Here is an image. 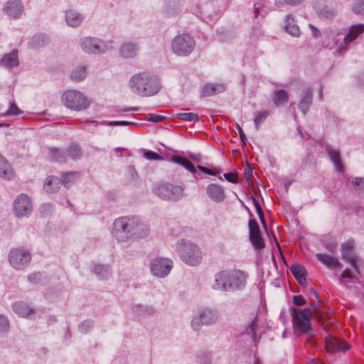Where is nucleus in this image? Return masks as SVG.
Wrapping results in <instances>:
<instances>
[{
  "mask_svg": "<svg viewBox=\"0 0 364 364\" xmlns=\"http://www.w3.org/2000/svg\"><path fill=\"white\" fill-rule=\"evenodd\" d=\"M95 272L99 278H106L110 274V267L108 265L98 264L95 268Z\"/></svg>",
  "mask_w": 364,
  "mask_h": 364,
  "instance_id": "nucleus-41",
  "label": "nucleus"
},
{
  "mask_svg": "<svg viewBox=\"0 0 364 364\" xmlns=\"http://www.w3.org/2000/svg\"><path fill=\"white\" fill-rule=\"evenodd\" d=\"M341 277L343 279H348L350 281H353L354 276L349 269H346L341 274Z\"/></svg>",
  "mask_w": 364,
  "mask_h": 364,
  "instance_id": "nucleus-57",
  "label": "nucleus"
},
{
  "mask_svg": "<svg viewBox=\"0 0 364 364\" xmlns=\"http://www.w3.org/2000/svg\"><path fill=\"white\" fill-rule=\"evenodd\" d=\"M109 124L113 125V126H117V125L127 126V125L134 124V123L127 122V121H114V122H110Z\"/></svg>",
  "mask_w": 364,
  "mask_h": 364,
  "instance_id": "nucleus-60",
  "label": "nucleus"
},
{
  "mask_svg": "<svg viewBox=\"0 0 364 364\" xmlns=\"http://www.w3.org/2000/svg\"><path fill=\"white\" fill-rule=\"evenodd\" d=\"M33 210L31 198L24 193L20 194L14 202V214L18 218L28 217Z\"/></svg>",
  "mask_w": 364,
  "mask_h": 364,
  "instance_id": "nucleus-11",
  "label": "nucleus"
},
{
  "mask_svg": "<svg viewBox=\"0 0 364 364\" xmlns=\"http://www.w3.org/2000/svg\"><path fill=\"white\" fill-rule=\"evenodd\" d=\"M81 48L87 53H100L105 52L107 48L100 39L85 38L80 42Z\"/></svg>",
  "mask_w": 364,
  "mask_h": 364,
  "instance_id": "nucleus-13",
  "label": "nucleus"
},
{
  "mask_svg": "<svg viewBox=\"0 0 364 364\" xmlns=\"http://www.w3.org/2000/svg\"><path fill=\"white\" fill-rule=\"evenodd\" d=\"M173 262L168 258H161V277H166L173 268Z\"/></svg>",
  "mask_w": 364,
  "mask_h": 364,
  "instance_id": "nucleus-39",
  "label": "nucleus"
},
{
  "mask_svg": "<svg viewBox=\"0 0 364 364\" xmlns=\"http://www.w3.org/2000/svg\"><path fill=\"white\" fill-rule=\"evenodd\" d=\"M143 156L148 160H159V154L152 151H145L143 154Z\"/></svg>",
  "mask_w": 364,
  "mask_h": 364,
  "instance_id": "nucleus-54",
  "label": "nucleus"
},
{
  "mask_svg": "<svg viewBox=\"0 0 364 364\" xmlns=\"http://www.w3.org/2000/svg\"><path fill=\"white\" fill-rule=\"evenodd\" d=\"M80 176V173L77 171H70L62 175L61 182L65 188L70 187L74 184L77 179Z\"/></svg>",
  "mask_w": 364,
  "mask_h": 364,
  "instance_id": "nucleus-32",
  "label": "nucleus"
},
{
  "mask_svg": "<svg viewBox=\"0 0 364 364\" xmlns=\"http://www.w3.org/2000/svg\"><path fill=\"white\" fill-rule=\"evenodd\" d=\"M48 42V38L44 34L36 35L29 42V46L32 48H41Z\"/></svg>",
  "mask_w": 364,
  "mask_h": 364,
  "instance_id": "nucleus-37",
  "label": "nucleus"
},
{
  "mask_svg": "<svg viewBox=\"0 0 364 364\" xmlns=\"http://www.w3.org/2000/svg\"><path fill=\"white\" fill-rule=\"evenodd\" d=\"M183 188L181 186L168 184L165 186H161V193L164 197L170 200H176L183 195Z\"/></svg>",
  "mask_w": 364,
  "mask_h": 364,
  "instance_id": "nucleus-20",
  "label": "nucleus"
},
{
  "mask_svg": "<svg viewBox=\"0 0 364 364\" xmlns=\"http://www.w3.org/2000/svg\"><path fill=\"white\" fill-rule=\"evenodd\" d=\"M326 152L328 155L329 156L331 160L333 163L334 166H336V169L339 172H343L344 168L342 164L341 160V156L338 151L333 149L330 147H327L326 149Z\"/></svg>",
  "mask_w": 364,
  "mask_h": 364,
  "instance_id": "nucleus-30",
  "label": "nucleus"
},
{
  "mask_svg": "<svg viewBox=\"0 0 364 364\" xmlns=\"http://www.w3.org/2000/svg\"><path fill=\"white\" fill-rule=\"evenodd\" d=\"M178 119L187 122H198L199 117L197 114L192 112H182L177 114Z\"/></svg>",
  "mask_w": 364,
  "mask_h": 364,
  "instance_id": "nucleus-43",
  "label": "nucleus"
},
{
  "mask_svg": "<svg viewBox=\"0 0 364 364\" xmlns=\"http://www.w3.org/2000/svg\"><path fill=\"white\" fill-rule=\"evenodd\" d=\"M290 270L298 282L301 283L303 280H306L305 275L306 272L302 265L297 263L293 264Z\"/></svg>",
  "mask_w": 364,
  "mask_h": 364,
  "instance_id": "nucleus-34",
  "label": "nucleus"
},
{
  "mask_svg": "<svg viewBox=\"0 0 364 364\" xmlns=\"http://www.w3.org/2000/svg\"><path fill=\"white\" fill-rule=\"evenodd\" d=\"M226 90V84L220 83H205L201 89L200 97H211L224 92Z\"/></svg>",
  "mask_w": 364,
  "mask_h": 364,
  "instance_id": "nucleus-16",
  "label": "nucleus"
},
{
  "mask_svg": "<svg viewBox=\"0 0 364 364\" xmlns=\"http://www.w3.org/2000/svg\"><path fill=\"white\" fill-rule=\"evenodd\" d=\"M257 328H258L257 320V318L255 317L251 321V323L246 327V329H245V333L247 335L251 336L252 339L254 341L255 344L258 342V341L259 339V337L257 338V334H256Z\"/></svg>",
  "mask_w": 364,
  "mask_h": 364,
  "instance_id": "nucleus-38",
  "label": "nucleus"
},
{
  "mask_svg": "<svg viewBox=\"0 0 364 364\" xmlns=\"http://www.w3.org/2000/svg\"><path fill=\"white\" fill-rule=\"evenodd\" d=\"M356 191L364 192V178L358 177L353 179L352 181Z\"/></svg>",
  "mask_w": 364,
  "mask_h": 364,
  "instance_id": "nucleus-48",
  "label": "nucleus"
},
{
  "mask_svg": "<svg viewBox=\"0 0 364 364\" xmlns=\"http://www.w3.org/2000/svg\"><path fill=\"white\" fill-rule=\"evenodd\" d=\"M62 101L67 108L75 111L85 109L90 105L88 98L75 90L65 91L62 96Z\"/></svg>",
  "mask_w": 364,
  "mask_h": 364,
  "instance_id": "nucleus-4",
  "label": "nucleus"
},
{
  "mask_svg": "<svg viewBox=\"0 0 364 364\" xmlns=\"http://www.w3.org/2000/svg\"><path fill=\"white\" fill-rule=\"evenodd\" d=\"M6 14L14 18H18L23 12V6L19 0H11L6 4Z\"/></svg>",
  "mask_w": 364,
  "mask_h": 364,
  "instance_id": "nucleus-23",
  "label": "nucleus"
},
{
  "mask_svg": "<svg viewBox=\"0 0 364 364\" xmlns=\"http://www.w3.org/2000/svg\"><path fill=\"white\" fill-rule=\"evenodd\" d=\"M309 294L311 299L315 298L317 299L318 297V293L313 288L309 289Z\"/></svg>",
  "mask_w": 364,
  "mask_h": 364,
  "instance_id": "nucleus-64",
  "label": "nucleus"
},
{
  "mask_svg": "<svg viewBox=\"0 0 364 364\" xmlns=\"http://www.w3.org/2000/svg\"><path fill=\"white\" fill-rule=\"evenodd\" d=\"M316 259L326 265L329 269L340 268L342 264L335 256L327 254L317 253L316 255Z\"/></svg>",
  "mask_w": 364,
  "mask_h": 364,
  "instance_id": "nucleus-21",
  "label": "nucleus"
},
{
  "mask_svg": "<svg viewBox=\"0 0 364 364\" xmlns=\"http://www.w3.org/2000/svg\"><path fill=\"white\" fill-rule=\"evenodd\" d=\"M9 259V263L14 269H22L29 264L31 256L28 251L16 248L10 251Z\"/></svg>",
  "mask_w": 364,
  "mask_h": 364,
  "instance_id": "nucleus-10",
  "label": "nucleus"
},
{
  "mask_svg": "<svg viewBox=\"0 0 364 364\" xmlns=\"http://www.w3.org/2000/svg\"><path fill=\"white\" fill-rule=\"evenodd\" d=\"M194 39L188 34H181L176 36L172 41V50L179 56L190 55L195 48Z\"/></svg>",
  "mask_w": 364,
  "mask_h": 364,
  "instance_id": "nucleus-7",
  "label": "nucleus"
},
{
  "mask_svg": "<svg viewBox=\"0 0 364 364\" xmlns=\"http://www.w3.org/2000/svg\"><path fill=\"white\" fill-rule=\"evenodd\" d=\"M50 159L58 162H65L67 157L65 151L63 149L56 147H51L48 149Z\"/></svg>",
  "mask_w": 364,
  "mask_h": 364,
  "instance_id": "nucleus-33",
  "label": "nucleus"
},
{
  "mask_svg": "<svg viewBox=\"0 0 364 364\" xmlns=\"http://www.w3.org/2000/svg\"><path fill=\"white\" fill-rule=\"evenodd\" d=\"M289 100L288 93L284 90H279L274 93L272 101L275 106L279 107L287 102Z\"/></svg>",
  "mask_w": 364,
  "mask_h": 364,
  "instance_id": "nucleus-35",
  "label": "nucleus"
},
{
  "mask_svg": "<svg viewBox=\"0 0 364 364\" xmlns=\"http://www.w3.org/2000/svg\"><path fill=\"white\" fill-rule=\"evenodd\" d=\"M178 252L181 259L188 265L197 266L202 262L203 255L200 248L191 242L184 240L179 242Z\"/></svg>",
  "mask_w": 364,
  "mask_h": 364,
  "instance_id": "nucleus-3",
  "label": "nucleus"
},
{
  "mask_svg": "<svg viewBox=\"0 0 364 364\" xmlns=\"http://www.w3.org/2000/svg\"><path fill=\"white\" fill-rule=\"evenodd\" d=\"M364 32V23H356L349 28L346 35L338 33L336 35V51L342 53L348 49V45L359 37Z\"/></svg>",
  "mask_w": 364,
  "mask_h": 364,
  "instance_id": "nucleus-5",
  "label": "nucleus"
},
{
  "mask_svg": "<svg viewBox=\"0 0 364 364\" xmlns=\"http://www.w3.org/2000/svg\"><path fill=\"white\" fill-rule=\"evenodd\" d=\"M293 303L296 306H304L306 304V301L303 296L295 295L293 296Z\"/></svg>",
  "mask_w": 364,
  "mask_h": 364,
  "instance_id": "nucleus-56",
  "label": "nucleus"
},
{
  "mask_svg": "<svg viewBox=\"0 0 364 364\" xmlns=\"http://www.w3.org/2000/svg\"><path fill=\"white\" fill-rule=\"evenodd\" d=\"M66 157L72 160H77L81 157L80 147L76 144H72L65 151Z\"/></svg>",
  "mask_w": 364,
  "mask_h": 364,
  "instance_id": "nucleus-36",
  "label": "nucleus"
},
{
  "mask_svg": "<svg viewBox=\"0 0 364 364\" xmlns=\"http://www.w3.org/2000/svg\"><path fill=\"white\" fill-rule=\"evenodd\" d=\"M129 223H132V239L143 238L148 235L149 232L148 225L142 222L139 218L129 217Z\"/></svg>",
  "mask_w": 364,
  "mask_h": 364,
  "instance_id": "nucleus-15",
  "label": "nucleus"
},
{
  "mask_svg": "<svg viewBox=\"0 0 364 364\" xmlns=\"http://www.w3.org/2000/svg\"><path fill=\"white\" fill-rule=\"evenodd\" d=\"M13 310L22 317H28L36 312L35 309L21 301L14 304Z\"/></svg>",
  "mask_w": 364,
  "mask_h": 364,
  "instance_id": "nucleus-27",
  "label": "nucleus"
},
{
  "mask_svg": "<svg viewBox=\"0 0 364 364\" xmlns=\"http://www.w3.org/2000/svg\"><path fill=\"white\" fill-rule=\"evenodd\" d=\"M19 60L18 58V50H14L12 52L5 54L0 60V65L7 69H11L18 66Z\"/></svg>",
  "mask_w": 364,
  "mask_h": 364,
  "instance_id": "nucleus-22",
  "label": "nucleus"
},
{
  "mask_svg": "<svg viewBox=\"0 0 364 364\" xmlns=\"http://www.w3.org/2000/svg\"><path fill=\"white\" fill-rule=\"evenodd\" d=\"M248 274L240 269L223 270L215 274L212 288L224 291H235L243 289Z\"/></svg>",
  "mask_w": 364,
  "mask_h": 364,
  "instance_id": "nucleus-1",
  "label": "nucleus"
},
{
  "mask_svg": "<svg viewBox=\"0 0 364 364\" xmlns=\"http://www.w3.org/2000/svg\"><path fill=\"white\" fill-rule=\"evenodd\" d=\"M132 223H129V217L119 218L114 222L113 236L118 242H124L132 240Z\"/></svg>",
  "mask_w": 364,
  "mask_h": 364,
  "instance_id": "nucleus-8",
  "label": "nucleus"
},
{
  "mask_svg": "<svg viewBox=\"0 0 364 364\" xmlns=\"http://www.w3.org/2000/svg\"><path fill=\"white\" fill-rule=\"evenodd\" d=\"M271 114V112L269 110L262 111L258 113L255 118L254 122L255 128L259 130L261 124L267 119V118Z\"/></svg>",
  "mask_w": 364,
  "mask_h": 364,
  "instance_id": "nucleus-42",
  "label": "nucleus"
},
{
  "mask_svg": "<svg viewBox=\"0 0 364 364\" xmlns=\"http://www.w3.org/2000/svg\"><path fill=\"white\" fill-rule=\"evenodd\" d=\"M336 14V11L327 9H323L320 11V16L326 18H332Z\"/></svg>",
  "mask_w": 364,
  "mask_h": 364,
  "instance_id": "nucleus-55",
  "label": "nucleus"
},
{
  "mask_svg": "<svg viewBox=\"0 0 364 364\" xmlns=\"http://www.w3.org/2000/svg\"><path fill=\"white\" fill-rule=\"evenodd\" d=\"M169 160L171 161H173L176 164H180L182 166H183L185 168H186L190 172L195 173L196 172V168L193 166V164L187 159L183 158L182 156H178V155H172L170 159H168V156L165 154L162 153L161 151V161L162 160Z\"/></svg>",
  "mask_w": 364,
  "mask_h": 364,
  "instance_id": "nucleus-19",
  "label": "nucleus"
},
{
  "mask_svg": "<svg viewBox=\"0 0 364 364\" xmlns=\"http://www.w3.org/2000/svg\"><path fill=\"white\" fill-rule=\"evenodd\" d=\"M206 194L208 198L215 203H220L225 198L224 188L217 183H210L206 188Z\"/></svg>",
  "mask_w": 364,
  "mask_h": 364,
  "instance_id": "nucleus-17",
  "label": "nucleus"
},
{
  "mask_svg": "<svg viewBox=\"0 0 364 364\" xmlns=\"http://www.w3.org/2000/svg\"><path fill=\"white\" fill-rule=\"evenodd\" d=\"M86 76V68L85 66H79L71 73L70 77L73 80L80 81Z\"/></svg>",
  "mask_w": 364,
  "mask_h": 364,
  "instance_id": "nucleus-40",
  "label": "nucleus"
},
{
  "mask_svg": "<svg viewBox=\"0 0 364 364\" xmlns=\"http://www.w3.org/2000/svg\"><path fill=\"white\" fill-rule=\"evenodd\" d=\"M9 328V322L6 316L0 315V331L6 332Z\"/></svg>",
  "mask_w": 364,
  "mask_h": 364,
  "instance_id": "nucleus-49",
  "label": "nucleus"
},
{
  "mask_svg": "<svg viewBox=\"0 0 364 364\" xmlns=\"http://www.w3.org/2000/svg\"><path fill=\"white\" fill-rule=\"evenodd\" d=\"M313 98V92L311 88H308L305 92L304 95L301 97L299 103V109L304 114H306L311 103Z\"/></svg>",
  "mask_w": 364,
  "mask_h": 364,
  "instance_id": "nucleus-26",
  "label": "nucleus"
},
{
  "mask_svg": "<svg viewBox=\"0 0 364 364\" xmlns=\"http://www.w3.org/2000/svg\"><path fill=\"white\" fill-rule=\"evenodd\" d=\"M309 27L312 31V34L314 37H318L320 36L321 33L318 29H317L315 26L311 24H309Z\"/></svg>",
  "mask_w": 364,
  "mask_h": 364,
  "instance_id": "nucleus-63",
  "label": "nucleus"
},
{
  "mask_svg": "<svg viewBox=\"0 0 364 364\" xmlns=\"http://www.w3.org/2000/svg\"><path fill=\"white\" fill-rule=\"evenodd\" d=\"M93 326V322L90 320H87L83 321L79 326V330L81 333H87Z\"/></svg>",
  "mask_w": 364,
  "mask_h": 364,
  "instance_id": "nucleus-51",
  "label": "nucleus"
},
{
  "mask_svg": "<svg viewBox=\"0 0 364 364\" xmlns=\"http://www.w3.org/2000/svg\"><path fill=\"white\" fill-rule=\"evenodd\" d=\"M41 279V274L40 273H33L28 276V280L30 282H36Z\"/></svg>",
  "mask_w": 364,
  "mask_h": 364,
  "instance_id": "nucleus-61",
  "label": "nucleus"
},
{
  "mask_svg": "<svg viewBox=\"0 0 364 364\" xmlns=\"http://www.w3.org/2000/svg\"><path fill=\"white\" fill-rule=\"evenodd\" d=\"M237 129H238V132H239L240 139L241 141L244 144H245V141H247V138L245 136V133L243 132L242 129H241V127L240 126H238Z\"/></svg>",
  "mask_w": 364,
  "mask_h": 364,
  "instance_id": "nucleus-62",
  "label": "nucleus"
},
{
  "mask_svg": "<svg viewBox=\"0 0 364 364\" xmlns=\"http://www.w3.org/2000/svg\"><path fill=\"white\" fill-rule=\"evenodd\" d=\"M355 241L349 239L341 244L342 259L348 262L353 268L354 271L359 274V269L357 264L358 257L354 252Z\"/></svg>",
  "mask_w": 364,
  "mask_h": 364,
  "instance_id": "nucleus-12",
  "label": "nucleus"
},
{
  "mask_svg": "<svg viewBox=\"0 0 364 364\" xmlns=\"http://www.w3.org/2000/svg\"><path fill=\"white\" fill-rule=\"evenodd\" d=\"M198 170L202 171L204 173L209 174L211 176H217L220 173L221 169L218 167H213L212 168H206L203 166L198 165L196 167Z\"/></svg>",
  "mask_w": 364,
  "mask_h": 364,
  "instance_id": "nucleus-45",
  "label": "nucleus"
},
{
  "mask_svg": "<svg viewBox=\"0 0 364 364\" xmlns=\"http://www.w3.org/2000/svg\"><path fill=\"white\" fill-rule=\"evenodd\" d=\"M136 308L137 309V311L139 313H140L141 314H142L144 311V313H147V314H151L152 312L151 308H144V306H142L141 305L136 306Z\"/></svg>",
  "mask_w": 364,
  "mask_h": 364,
  "instance_id": "nucleus-59",
  "label": "nucleus"
},
{
  "mask_svg": "<svg viewBox=\"0 0 364 364\" xmlns=\"http://www.w3.org/2000/svg\"><path fill=\"white\" fill-rule=\"evenodd\" d=\"M304 1V0H277L275 4L277 6H282L284 4L294 6L302 4Z\"/></svg>",
  "mask_w": 364,
  "mask_h": 364,
  "instance_id": "nucleus-50",
  "label": "nucleus"
},
{
  "mask_svg": "<svg viewBox=\"0 0 364 364\" xmlns=\"http://www.w3.org/2000/svg\"><path fill=\"white\" fill-rule=\"evenodd\" d=\"M352 11L356 15H364V0H354Z\"/></svg>",
  "mask_w": 364,
  "mask_h": 364,
  "instance_id": "nucleus-44",
  "label": "nucleus"
},
{
  "mask_svg": "<svg viewBox=\"0 0 364 364\" xmlns=\"http://www.w3.org/2000/svg\"><path fill=\"white\" fill-rule=\"evenodd\" d=\"M285 31L292 36H299L300 34V29L296 24V21L291 15H288L285 21Z\"/></svg>",
  "mask_w": 364,
  "mask_h": 364,
  "instance_id": "nucleus-29",
  "label": "nucleus"
},
{
  "mask_svg": "<svg viewBox=\"0 0 364 364\" xmlns=\"http://www.w3.org/2000/svg\"><path fill=\"white\" fill-rule=\"evenodd\" d=\"M150 270L153 275L159 276V259L155 258L153 259L150 264Z\"/></svg>",
  "mask_w": 364,
  "mask_h": 364,
  "instance_id": "nucleus-47",
  "label": "nucleus"
},
{
  "mask_svg": "<svg viewBox=\"0 0 364 364\" xmlns=\"http://www.w3.org/2000/svg\"><path fill=\"white\" fill-rule=\"evenodd\" d=\"M290 313L293 317L296 328L302 333H306L311 329V311L309 308L297 309L295 307L290 309Z\"/></svg>",
  "mask_w": 364,
  "mask_h": 364,
  "instance_id": "nucleus-6",
  "label": "nucleus"
},
{
  "mask_svg": "<svg viewBox=\"0 0 364 364\" xmlns=\"http://www.w3.org/2000/svg\"><path fill=\"white\" fill-rule=\"evenodd\" d=\"M0 177L6 180H11L14 177L12 167L1 155H0Z\"/></svg>",
  "mask_w": 364,
  "mask_h": 364,
  "instance_id": "nucleus-24",
  "label": "nucleus"
},
{
  "mask_svg": "<svg viewBox=\"0 0 364 364\" xmlns=\"http://www.w3.org/2000/svg\"><path fill=\"white\" fill-rule=\"evenodd\" d=\"M326 348L329 352L346 351L349 349V345L343 340L330 336L326 343Z\"/></svg>",
  "mask_w": 364,
  "mask_h": 364,
  "instance_id": "nucleus-18",
  "label": "nucleus"
},
{
  "mask_svg": "<svg viewBox=\"0 0 364 364\" xmlns=\"http://www.w3.org/2000/svg\"><path fill=\"white\" fill-rule=\"evenodd\" d=\"M138 46L133 43H125L120 48V55L124 58H133L136 55Z\"/></svg>",
  "mask_w": 364,
  "mask_h": 364,
  "instance_id": "nucleus-28",
  "label": "nucleus"
},
{
  "mask_svg": "<svg viewBox=\"0 0 364 364\" xmlns=\"http://www.w3.org/2000/svg\"><path fill=\"white\" fill-rule=\"evenodd\" d=\"M218 319V314L210 309L199 310L198 315L194 316L191 321V326L195 331L200 328L202 325L213 324Z\"/></svg>",
  "mask_w": 364,
  "mask_h": 364,
  "instance_id": "nucleus-9",
  "label": "nucleus"
},
{
  "mask_svg": "<svg viewBox=\"0 0 364 364\" xmlns=\"http://www.w3.org/2000/svg\"><path fill=\"white\" fill-rule=\"evenodd\" d=\"M132 91L141 96H151L158 92V78L150 73H143L133 76L129 80Z\"/></svg>",
  "mask_w": 364,
  "mask_h": 364,
  "instance_id": "nucleus-2",
  "label": "nucleus"
},
{
  "mask_svg": "<svg viewBox=\"0 0 364 364\" xmlns=\"http://www.w3.org/2000/svg\"><path fill=\"white\" fill-rule=\"evenodd\" d=\"M65 20L68 26L77 27L81 23L82 17L78 12L70 10L66 12Z\"/></svg>",
  "mask_w": 364,
  "mask_h": 364,
  "instance_id": "nucleus-31",
  "label": "nucleus"
},
{
  "mask_svg": "<svg viewBox=\"0 0 364 364\" xmlns=\"http://www.w3.org/2000/svg\"><path fill=\"white\" fill-rule=\"evenodd\" d=\"M224 178L229 182L237 183L239 182L238 176L233 172L226 173L223 175Z\"/></svg>",
  "mask_w": 364,
  "mask_h": 364,
  "instance_id": "nucleus-53",
  "label": "nucleus"
},
{
  "mask_svg": "<svg viewBox=\"0 0 364 364\" xmlns=\"http://www.w3.org/2000/svg\"><path fill=\"white\" fill-rule=\"evenodd\" d=\"M61 185L62 182L59 178L51 176L46 179L44 189L48 193H55L59 190Z\"/></svg>",
  "mask_w": 364,
  "mask_h": 364,
  "instance_id": "nucleus-25",
  "label": "nucleus"
},
{
  "mask_svg": "<svg viewBox=\"0 0 364 364\" xmlns=\"http://www.w3.org/2000/svg\"><path fill=\"white\" fill-rule=\"evenodd\" d=\"M250 240L256 250L264 247V240L262 237L259 225L255 219H250L248 223Z\"/></svg>",
  "mask_w": 364,
  "mask_h": 364,
  "instance_id": "nucleus-14",
  "label": "nucleus"
},
{
  "mask_svg": "<svg viewBox=\"0 0 364 364\" xmlns=\"http://www.w3.org/2000/svg\"><path fill=\"white\" fill-rule=\"evenodd\" d=\"M21 113V111L20 110V109L16 106V105L14 102H12L5 115L16 116L20 114Z\"/></svg>",
  "mask_w": 364,
  "mask_h": 364,
  "instance_id": "nucleus-52",
  "label": "nucleus"
},
{
  "mask_svg": "<svg viewBox=\"0 0 364 364\" xmlns=\"http://www.w3.org/2000/svg\"><path fill=\"white\" fill-rule=\"evenodd\" d=\"M127 173L131 182H136L138 178V173L134 166H129L126 168Z\"/></svg>",
  "mask_w": 364,
  "mask_h": 364,
  "instance_id": "nucleus-46",
  "label": "nucleus"
},
{
  "mask_svg": "<svg viewBox=\"0 0 364 364\" xmlns=\"http://www.w3.org/2000/svg\"><path fill=\"white\" fill-rule=\"evenodd\" d=\"M251 199H252V203H253V205H254V206H255V208L256 211H257V212H259V211L262 210V208H261V206H260L259 202V200L257 199V198H256L255 196H251Z\"/></svg>",
  "mask_w": 364,
  "mask_h": 364,
  "instance_id": "nucleus-58",
  "label": "nucleus"
}]
</instances>
